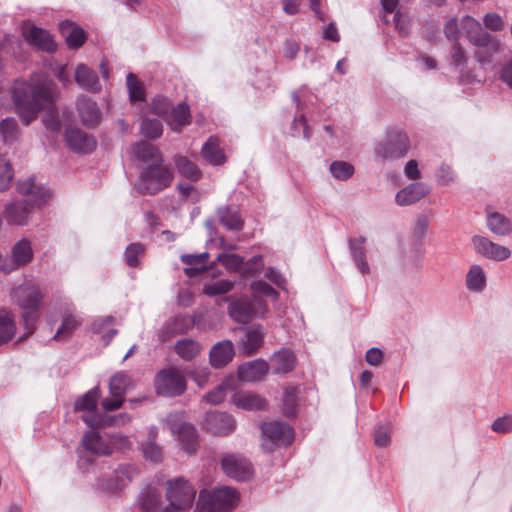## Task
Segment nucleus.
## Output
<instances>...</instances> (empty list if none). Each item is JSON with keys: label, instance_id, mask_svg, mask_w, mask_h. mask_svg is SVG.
<instances>
[{"label": "nucleus", "instance_id": "obj_2", "mask_svg": "<svg viewBox=\"0 0 512 512\" xmlns=\"http://www.w3.org/2000/svg\"><path fill=\"white\" fill-rule=\"evenodd\" d=\"M12 298L22 310L25 329L28 333H32L39 317V310L43 299L39 285L33 280H26L14 289Z\"/></svg>", "mask_w": 512, "mask_h": 512}, {"label": "nucleus", "instance_id": "obj_13", "mask_svg": "<svg viewBox=\"0 0 512 512\" xmlns=\"http://www.w3.org/2000/svg\"><path fill=\"white\" fill-rule=\"evenodd\" d=\"M35 208H38L28 200L16 199L4 206L3 216L9 225L24 226L31 219Z\"/></svg>", "mask_w": 512, "mask_h": 512}, {"label": "nucleus", "instance_id": "obj_4", "mask_svg": "<svg viewBox=\"0 0 512 512\" xmlns=\"http://www.w3.org/2000/svg\"><path fill=\"white\" fill-rule=\"evenodd\" d=\"M238 500V492L228 486L203 489L199 493L196 512H231Z\"/></svg>", "mask_w": 512, "mask_h": 512}, {"label": "nucleus", "instance_id": "obj_42", "mask_svg": "<svg viewBox=\"0 0 512 512\" xmlns=\"http://www.w3.org/2000/svg\"><path fill=\"white\" fill-rule=\"evenodd\" d=\"M487 225L490 231L496 235L505 236L512 232L510 220L498 212H493L488 215Z\"/></svg>", "mask_w": 512, "mask_h": 512}, {"label": "nucleus", "instance_id": "obj_30", "mask_svg": "<svg viewBox=\"0 0 512 512\" xmlns=\"http://www.w3.org/2000/svg\"><path fill=\"white\" fill-rule=\"evenodd\" d=\"M203 158L211 165H222L226 162V155L217 137L211 136L201 150Z\"/></svg>", "mask_w": 512, "mask_h": 512}, {"label": "nucleus", "instance_id": "obj_40", "mask_svg": "<svg viewBox=\"0 0 512 512\" xmlns=\"http://www.w3.org/2000/svg\"><path fill=\"white\" fill-rule=\"evenodd\" d=\"M365 241L366 238L364 236L349 240L351 255L357 268L363 275L368 274L370 271L369 265L365 260V249L363 247Z\"/></svg>", "mask_w": 512, "mask_h": 512}, {"label": "nucleus", "instance_id": "obj_12", "mask_svg": "<svg viewBox=\"0 0 512 512\" xmlns=\"http://www.w3.org/2000/svg\"><path fill=\"white\" fill-rule=\"evenodd\" d=\"M473 46L476 47L475 58L483 68L490 66L494 62L495 56L502 53L504 50V45L500 39L489 33H486L484 37L479 40V42H475Z\"/></svg>", "mask_w": 512, "mask_h": 512}, {"label": "nucleus", "instance_id": "obj_58", "mask_svg": "<svg viewBox=\"0 0 512 512\" xmlns=\"http://www.w3.org/2000/svg\"><path fill=\"white\" fill-rule=\"evenodd\" d=\"M145 248L140 243L129 245L125 251V261L130 267L138 265V257L144 254Z\"/></svg>", "mask_w": 512, "mask_h": 512}, {"label": "nucleus", "instance_id": "obj_62", "mask_svg": "<svg viewBox=\"0 0 512 512\" xmlns=\"http://www.w3.org/2000/svg\"><path fill=\"white\" fill-rule=\"evenodd\" d=\"M228 384L222 383L214 390L210 391L204 396V399L211 404H220L226 397Z\"/></svg>", "mask_w": 512, "mask_h": 512}, {"label": "nucleus", "instance_id": "obj_5", "mask_svg": "<svg viewBox=\"0 0 512 512\" xmlns=\"http://www.w3.org/2000/svg\"><path fill=\"white\" fill-rule=\"evenodd\" d=\"M195 495V488L183 477L169 480L166 488L169 505L160 512H184L192 507Z\"/></svg>", "mask_w": 512, "mask_h": 512}, {"label": "nucleus", "instance_id": "obj_23", "mask_svg": "<svg viewBox=\"0 0 512 512\" xmlns=\"http://www.w3.org/2000/svg\"><path fill=\"white\" fill-rule=\"evenodd\" d=\"M33 259V250L31 246V242L23 238L12 248V260L13 263L9 265H0V269L5 273H10L16 268L26 265L31 262Z\"/></svg>", "mask_w": 512, "mask_h": 512}, {"label": "nucleus", "instance_id": "obj_20", "mask_svg": "<svg viewBox=\"0 0 512 512\" xmlns=\"http://www.w3.org/2000/svg\"><path fill=\"white\" fill-rule=\"evenodd\" d=\"M204 426L214 435H228L235 429L233 417L224 412H209L206 414Z\"/></svg>", "mask_w": 512, "mask_h": 512}, {"label": "nucleus", "instance_id": "obj_28", "mask_svg": "<svg viewBox=\"0 0 512 512\" xmlns=\"http://www.w3.org/2000/svg\"><path fill=\"white\" fill-rule=\"evenodd\" d=\"M134 156L147 166L160 164L163 162L161 152L153 144L140 141L133 146Z\"/></svg>", "mask_w": 512, "mask_h": 512}, {"label": "nucleus", "instance_id": "obj_11", "mask_svg": "<svg viewBox=\"0 0 512 512\" xmlns=\"http://www.w3.org/2000/svg\"><path fill=\"white\" fill-rule=\"evenodd\" d=\"M155 389L159 395L178 396L186 390V381L177 369H164L155 377Z\"/></svg>", "mask_w": 512, "mask_h": 512}, {"label": "nucleus", "instance_id": "obj_21", "mask_svg": "<svg viewBox=\"0 0 512 512\" xmlns=\"http://www.w3.org/2000/svg\"><path fill=\"white\" fill-rule=\"evenodd\" d=\"M25 40L38 49L52 53L56 50L53 37L46 31L34 25L26 24L23 28Z\"/></svg>", "mask_w": 512, "mask_h": 512}, {"label": "nucleus", "instance_id": "obj_36", "mask_svg": "<svg viewBox=\"0 0 512 512\" xmlns=\"http://www.w3.org/2000/svg\"><path fill=\"white\" fill-rule=\"evenodd\" d=\"M235 405L244 410H264L267 402L264 398L252 392L241 391L233 396Z\"/></svg>", "mask_w": 512, "mask_h": 512}, {"label": "nucleus", "instance_id": "obj_53", "mask_svg": "<svg viewBox=\"0 0 512 512\" xmlns=\"http://www.w3.org/2000/svg\"><path fill=\"white\" fill-rule=\"evenodd\" d=\"M80 325V320L73 314H67L64 316L62 325L56 332L54 338L61 340L65 336L69 335L76 327Z\"/></svg>", "mask_w": 512, "mask_h": 512}, {"label": "nucleus", "instance_id": "obj_55", "mask_svg": "<svg viewBox=\"0 0 512 512\" xmlns=\"http://www.w3.org/2000/svg\"><path fill=\"white\" fill-rule=\"evenodd\" d=\"M496 75L503 84L512 90V58L500 63Z\"/></svg>", "mask_w": 512, "mask_h": 512}, {"label": "nucleus", "instance_id": "obj_10", "mask_svg": "<svg viewBox=\"0 0 512 512\" xmlns=\"http://www.w3.org/2000/svg\"><path fill=\"white\" fill-rule=\"evenodd\" d=\"M265 441L264 449L272 451L275 446H288L294 439L293 429L284 422L272 421L264 423L261 427Z\"/></svg>", "mask_w": 512, "mask_h": 512}, {"label": "nucleus", "instance_id": "obj_25", "mask_svg": "<svg viewBox=\"0 0 512 512\" xmlns=\"http://www.w3.org/2000/svg\"><path fill=\"white\" fill-rule=\"evenodd\" d=\"M429 192V188L422 182L412 183L401 189L395 196V201L399 206H408L424 198Z\"/></svg>", "mask_w": 512, "mask_h": 512}, {"label": "nucleus", "instance_id": "obj_41", "mask_svg": "<svg viewBox=\"0 0 512 512\" xmlns=\"http://www.w3.org/2000/svg\"><path fill=\"white\" fill-rule=\"evenodd\" d=\"M175 166L178 172L191 181H197L201 178L202 172L198 166L188 157L177 155L175 157Z\"/></svg>", "mask_w": 512, "mask_h": 512}, {"label": "nucleus", "instance_id": "obj_15", "mask_svg": "<svg viewBox=\"0 0 512 512\" xmlns=\"http://www.w3.org/2000/svg\"><path fill=\"white\" fill-rule=\"evenodd\" d=\"M221 465L225 474L236 480H247L252 474L250 462L239 455L228 454L224 456Z\"/></svg>", "mask_w": 512, "mask_h": 512}, {"label": "nucleus", "instance_id": "obj_64", "mask_svg": "<svg viewBox=\"0 0 512 512\" xmlns=\"http://www.w3.org/2000/svg\"><path fill=\"white\" fill-rule=\"evenodd\" d=\"M492 430L497 433H508L512 431V416H504L496 419L492 424Z\"/></svg>", "mask_w": 512, "mask_h": 512}, {"label": "nucleus", "instance_id": "obj_33", "mask_svg": "<svg viewBox=\"0 0 512 512\" xmlns=\"http://www.w3.org/2000/svg\"><path fill=\"white\" fill-rule=\"evenodd\" d=\"M165 121L173 131H180L182 127L190 124L191 122L189 107L185 103H180L176 107H171Z\"/></svg>", "mask_w": 512, "mask_h": 512}, {"label": "nucleus", "instance_id": "obj_37", "mask_svg": "<svg viewBox=\"0 0 512 512\" xmlns=\"http://www.w3.org/2000/svg\"><path fill=\"white\" fill-rule=\"evenodd\" d=\"M209 259V254L207 252L193 255V254H185L181 256V261L188 265L189 267L185 268V274L188 277H195L200 275L202 272L206 270V264Z\"/></svg>", "mask_w": 512, "mask_h": 512}, {"label": "nucleus", "instance_id": "obj_50", "mask_svg": "<svg viewBox=\"0 0 512 512\" xmlns=\"http://www.w3.org/2000/svg\"><path fill=\"white\" fill-rule=\"evenodd\" d=\"M233 282L220 279L212 283H208L204 285L203 292L208 296H216L221 294H226L233 288Z\"/></svg>", "mask_w": 512, "mask_h": 512}, {"label": "nucleus", "instance_id": "obj_17", "mask_svg": "<svg viewBox=\"0 0 512 512\" xmlns=\"http://www.w3.org/2000/svg\"><path fill=\"white\" fill-rule=\"evenodd\" d=\"M472 244L478 254L495 261L506 260L511 255L509 248L496 244L483 236H474Z\"/></svg>", "mask_w": 512, "mask_h": 512}, {"label": "nucleus", "instance_id": "obj_56", "mask_svg": "<svg viewBox=\"0 0 512 512\" xmlns=\"http://www.w3.org/2000/svg\"><path fill=\"white\" fill-rule=\"evenodd\" d=\"M171 107V102L162 96L155 97L150 104L151 111L162 117L164 120L166 119V116H168Z\"/></svg>", "mask_w": 512, "mask_h": 512}, {"label": "nucleus", "instance_id": "obj_3", "mask_svg": "<svg viewBox=\"0 0 512 512\" xmlns=\"http://www.w3.org/2000/svg\"><path fill=\"white\" fill-rule=\"evenodd\" d=\"M100 389L94 387L80 397L75 403V410L82 411V420L91 428H101L107 425L124 424L130 420L127 414H119L114 419L108 418L97 409Z\"/></svg>", "mask_w": 512, "mask_h": 512}, {"label": "nucleus", "instance_id": "obj_46", "mask_svg": "<svg viewBox=\"0 0 512 512\" xmlns=\"http://www.w3.org/2000/svg\"><path fill=\"white\" fill-rule=\"evenodd\" d=\"M0 135L6 144H11L18 140L20 131L18 124L13 118H6L0 122Z\"/></svg>", "mask_w": 512, "mask_h": 512}, {"label": "nucleus", "instance_id": "obj_14", "mask_svg": "<svg viewBox=\"0 0 512 512\" xmlns=\"http://www.w3.org/2000/svg\"><path fill=\"white\" fill-rule=\"evenodd\" d=\"M130 384V378L125 373H117L111 379L109 383L110 393L113 399H104L101 402L102 408L105 411H113L121 407L124 401V395L126 394L127 388Z\"/></svg>", "mask_w": 512, "mask_h": 512}, {"label": "nucleus", "instance_id": "obj_1", "mask_svg": "<svg viewBox=\"0 0 512 512\" xmlns=\"http://www.w3.org/2000/svg\"><path fill=\"white\" fill-rule=\"evenodd\" d=\"M12 97L16 112L25 125L36 119L41 110L48 112L43 118L46 128L59 132L61 123L53 105L58 97L55 83L43 74H34L30 81L17 80L12 88Z\"/></svg>", "mask_w": 512, "mask_h": 512}, {"label": "nucleus", "instance_id": "obj_52", "mask_svg": "<svg viewBox=\"0 0 512 512\" xmlns=\"http://www.w3.org/2000/svg\"><path fill=\"white\" fill-rule=\"evenodd\" d=\"M14 177V171L4 155H0V191L8 188Z\"/></svg>", "mask_w": 512, "mask_h": 512}, {"label": "nucleus", "instance_id": "obj_29", "mask_svg": "<svg viewBox=\"0 0 512 512\" xmlns=\"http://www.w3.org/2000/svg\"><path fill=\"white\" fill-rule=\"evenodd\" d=\"M458 33L465 36L473 45L475 42H479L488 32L483 29L479 21L471 16H465L460 21Z\"/></svg>", "mask_w": 512, "mask_h": 512}, {"label": "nucleus", "instance_id": "obj_63", "mask_svg": "<svg viewBox=\"0 0 512 512\" xmlns=\"http://www.w3.org/2000/svg\"><path fill=\"white\" fill-rule=\"evenodd\" d=\"M264 263L262 256L256 255L252 257L249 261L246 263L243 262L242 265V272L245 275H254L262 269Z\"/></svg>", "mask_w": 512, "mask_h": 512}, {"label": "nucleus", "instance_id": "obj_49", "mask_svg": "<svg viewBox=\"0 0 512 512\" xmlns=\"http://www.w3.org/2000/svg\"><path fill=\"white\" fill-rule=\"evenodd\" d=\"M330 172L337 180L346 181L354 174V166L345 161H334L330 164Z\"/></svg>", "mask_w": 512, "mask_h": 512}, {"label": "nucleus", "instance_id": "obj_7", "mask_svg": "<svg viewBox=\"0 0 512 512\" xmlns=\"http://www.w3.org/2000/svg\"><path fill=\"white\" fill-rule=\"evenodd\" d=\"M172 179L171 170L162 163L149 165L141 172L136 189L140 194L154 195L167 188Z\"/></svg>", "mask_w": 512, "mask_h": 512}, {"label": "nucleus", "instance_id": "obj_39", "mask_svg": "<svg viewBox=\"0 0 512 512\" xmlns=\"http://www.w3.org/2000/svg\"><path fill=\"white\" fill-rule=\"evenodd\" d=\"M17 331L14 315L8 310H0V346L11 341Z\"/></svg>", "mask_w": 512, "mask_h": 512}, {"label": "nucleus", "instance_id": "obj_57", "mask_svg": "<svg viewBox=\"0 0 512 512\" xmlns=\"http://www.w3.org/2000/svg\"><path fill=\"white\" fill-rule=\"evenodd\" d=\"M216 260L222 263L228 270L242 271L243 258L236 254H219Z\"/></svg>", "mask_w": 512, "mask_h": 512}, {"label": "nucleus", "instance_id": "obj_51", "mask_svg": "<svg viewBox=\"0 0 512 512\" xmlns=\"http://www.w3.org/2000/svg\"><path fill=\"white\" fill-rule=\"evenodd\" d=\"M127 87L129 91V97L132 102L143 101L145 98V90L143 85L139 82L137 77L129 73L127 75Z\"/></svg>", "mask_w": 512, "mask_h": 512}, {"label": "nucleus", "instance_id": "obj_47", "mask_svg": "<svg viewBox=\"0 0 512 512\" xmlns=\"http://www.w3.org/2000/svg\"><path fill=\"white\" fill-rule=\"evenodd\" d=\"M466 282L470 290L477 292L483 290L486 284L483 269L478 265L472 266L467 274Z\"/></svg>", "mask_w": 512, "mask_h": 512}, {"label": "nucleus", "instance_id": "obj_61", "mask_svg": "<svg viewBox=\"0 0 512 512\" xmlns=\"http://www.w3.org/2000/svg\"><path fill=\"white\" fill-rule=\"evenodd\" d=\"M144 457L153 462L162 460V449L153 441H148L142 447Z\"/></svg>", "mask_w": 512, "mask_h": 512}, {"label": "nucleus", "instance_id": "obj_16", "mask_svg": "<svg viewBox=\"0 0 512 512\" xmlns=\"http://www.w3.org/2000/svg\"><path fill=\"white\" fill-rule=\"evenodd\" d=\"M171 432L177 435L183 449L188 453H194L198 446L197 432L193 425L185 422H177L171 416L168 418Z\"/></svg>", "mask_w": 512, "mask_h": 512}, {"label": "nucleus", "instance_id": "obj_44", "mask_svg": "<svg viewBox=\"0 0 512 512\" xmlns=\"http://www.w3.org/2000/svg\"><path fill=\"white\" fill-rule=\"evenodd\" d=\"M220 223L229 230H240L243 226V220L239 212L228 207L218 210Z\"/></svg>", "mask_w": 512, "mask_h": 512}, {"label": "nucleus", "instance_id": "obj_24", "mask_svg": "<svg viewBox=\"0 0 512 512\" xmlns=\"http://www.w3.org/2000/svg\"><path fill=\"white\" fill-rule=\"evenodd\" d=\"M76 108L82 123L87 127H94L99 124L101 111L95 101L86 96H79Z\"/></svg>", "mask_w": 512, "mask_h": 512}, {"label": "nucleus", "instance_id": "obj_48", "mask_svg": "<svg viewBox=\"0 0 512 512\" xmlns=\"http://www.w3.org/2000/svg\"><path fill=\"white\" fill-rule=\"evenodd\" d=\"M143 136L149 139H157L163 133V126L160 120L144 117L140 127Z\"/></svg>", "mask_w": 512, "mask_h": 512}, {"label": "nucleus", "instance_id": "obj_18", "mask_svg": "<svg viewBox=\"0 0 512 512\" xmlns=\"http://www.w3.org/2000/svg\"><path fill=\"white\" fill-rule=\"evenodd\" d=\"M138 473L139 470L134 465H120L114 472V477L111 479H103L99 484V488L110 493L116 492L122 489L126 482L132 481Z\"/></svg>", "mask_w": 512, "mask_h": 512}, {"label": "nucleus", "instance_id": "obj_8", "mask_svg": "<svg viewBox=\"0 0 512 512\" xmlns=\"http://www.w3.org/2000/svg\"><path fill=\"white\" fill-rule=\"evenodd\" d=\"M226 300H231L228 309L230 317L239 323H247L253 317H264L268 311V306L262 298L253 297L250 300L248 297H226Z\"/></svg>", "mask_w": 512, "mask_h": 512}, {"label": "nucleus", "instance_id": "obj_22", "mask_svg": "<svg viewBox=\"0 0 512 512\" xmlns=\"http://www.w3.org/2000/svg\"><path fill=\"white\" fill-rule=\"evenodd\" d=\"M65 139L68 146L79 153H90L96 147L95 138L79 128H68Z\"/></svg>", "mask_w": 512, "mask_h": 512}, {"label": "nucleus", "instance_id": "obj_32", "mask_svg": "<svg viewBox=\"0 0 512 512\" xmlns=\"http://www.w3.org/2000/svg\"><path fill=\"white\" fill-rule=\"evenodd\" d=\"M77 84L90 92H98L101 89L99 78L95 71L84 64H79L75 71Z\"/></svg>", "mask_w": 512, "mask_h": 512}, {"label": "nucleus", "instance_id": "obj_27", "mask_svg": "<svg viewBox=\"0 0 512 512\" xmlns=\"http://www.w3.org/2000/svg\"><path fill=\"white\" fill-rule=\"evenodd\" d=\"M235 355L233 343L224 340L215 344L210 351V363L214 368H222L232 361Z\"/></svg>", "mask_w": 512, "mask_h": 512}, {"label": "nucleus", "instance_id": "obj_54", "mask_svg": "<svg viewBox=\"0 0 512 512\" xmlns=\"http://www.w3.org/2000/svg\"><path fill=\"white\" fill-rule=\"evenodd\" d=\"M251 289L254 293V297L262 298L261 296H267L273 300L278 298V292L268 283L262 280L253 282L251 284Z\"/></svg>", "mask_w": 512, "mask_h": 512}, {"label": "nucleus", "instance_id": "obj_45", "mask_svg": "<svg viewBox=\"0 0 512 512\" xmlns=\"http://www.w3.org/2000/svg\"><path fill=\"white\" fill-rule=\"evenodd\" d=\"M298 387H287L284 390L282 410L285 416H295L298 409Z\"/></svg>", "mask_w": 512, "mask_h": 512}, {"label": "nucleus", "instance_id": "obj_60", "mask_svg": "<svg viewBox=\"0 0 512 512\" xmlns=\"http://www.w3.org/2000/svg\"><path fill=\"white\" fill-rule=\"evenodd\" d=\"M483 23L486 29L495 32L501 31L505 27V22L503 18L495 12L487 13L483 17Z\"/></svg>", "mask_w": 512, "mask_h": 512}, {"label": "nucleus", "instance_id": "obj_38", "mask_svg": "<svg viewBox=\"0 0 512 512\" xmlns=\"http://www.w3.org/2000/svg\"><path fill=\"white\" fill-rule=\"evenodd\" d=\"M295 355L288 349H282L273 354L271 358L272 369L276 374L288 373L295 366Z\"/></svg>", "mask_w": 512, "mask_h": 512}, {"label": "nucleus", "instance_id": "obj_6", "mask_svg": "<svg viewBox=\"0 0 512 512\" xmlns=\"http://www.w3.org/2000/svg\"><path fill=\"white\" fill-rule=\"evenodd\" d=\"M410 149L408 135L399 129H390L374 148L376 157L381 160H396L404 157Z\"/></svg>", "mask_w": 512, "mask_h": 512}, {"label": "nucleus", "instance_id": "obj_9", "mask_svg": "<svg viewBox=\"0 0 512 512\" xmlns=\"http://www.w3.org/2000/svg\"><path fill=\"white\" fill-rule=\"evenodd\" d=\"M83 447L97 455H110L114 449H123L128 447L129 440L125 436L112 435L108 438L100 436L97 432H87L82 439Z\"/></svg>", "mask_w": 512, "mask_h": 512}, {"label": "nucleus", "instance_id": "obj_19", "mask_svg": "<svg viewBox=\"0 0 512 512\" xmlns=\"http://www.w3.org/2000/svg\"><path fill=\"white\" fill-rule=\"evenodd\" d=\"M17 191L23 196L22 200H28L29 203L37 207L45 204L51 196L49 189L37 186L33 179L19 181L17 183Z\"/></svg>", "mask_w": 512, "mask_h": 512}, {"label": "nucleus", "instance_id": "obj_34", "mask_svg": "<svg viewBox=\"0 0 512 512\" xmlns=\"http://www.w3.org/2000/svg\"><path fill=\"white\" fill-rule=\"evenodd\" d=\"M161 491L154 486L145 487L138 498L140 508L145 512H159L161 504Z\"/></svg>", "mask_w": 512, "mask_h": 512}, {"label": "nucleus", "instance_id": "obj_31", "mask_svg": "<svg viewBox=\"0 0 512 512\" xmlns=\"http://www.w3.org/2000/svg\"><path fill=\"white\" fill-rule=\"evenodd\" d=\"M59 30L70 48H79L86 40L83 29L71 21H62L59 24Z\"/></svg>", "mask_w": 512, "mask_h": 512}, {"label": "nucleus", "instance_id": "obj_26", "mask_svg": "<svg viewBox=\"0 0 512 512\" xmlns=\"http://www.w3.org/2000/svg\"><path fill=\"white\" fill-rule=\"evenodd\" d=\"M269 370V365L265 360L256 359L244 363L238 368V377L242 381L254 382L264 377Z\"/></svg>", "mask_w": 512, "mask_h": 512}, {"label": "nucleus", "instance_id": "obj_35", "mask_svg": "<svg viewBox=\"0 0 512 512\" xmlns=\"http://www.w3.org/2000/svg\"><path fill=\"white\" fill-rule=\"evenodd\" d=\"M264 335V329L260 325L249 328L241 342L243 353L246 355L256 353L263 344Z\"/></svg>", "mask_w": 512, "mask_h": 512}, {"label": "nucleus", "instance_id": "obj_43", "mask_svg": "<svg viewBox=\"0 0 512 512\" xmlns=\"http://www.w3.org/2000/svg\"><path fill=\"white\" fill-rule=\"evenodd\" d=\"M200 351V344L190 338L181 339L175 344V352L185 361L194 359Z\"/></svg>", "mask_w": 512, "mask_h": 512}, {"label": "nucleus", "instance_id": "obj_59", "mask_svg": "<svg viewBox=\"0 0 512 512\" xmlns=\"http://www.w3.org/2000/svg\"><path fill=\"white\" fill-rule=\"evenodd\" d=\"M390 425L379 424L374 430V443L378 447H385L390 443Z\"/></svg>", "mask_w": 512, "mask_h": 512}]
</instances>
